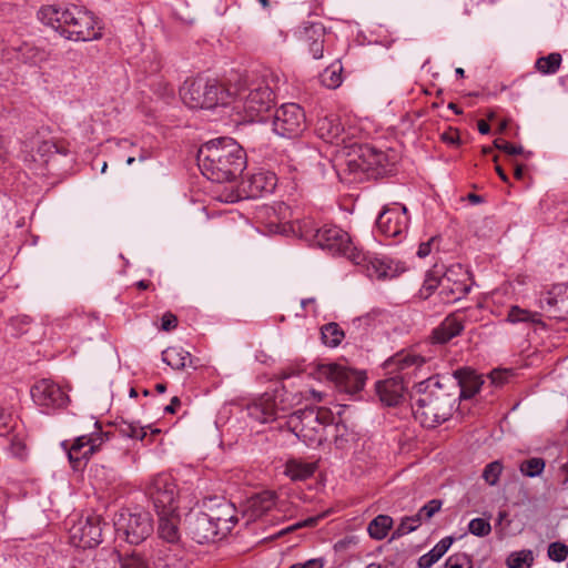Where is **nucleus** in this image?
Returning <instances> with one entry per match:
<instances>
[{
	"instance_id": "1",
	"label": "nucleus",
	"mask_w": 568,
	"mask_h": 568,
	"mask_svg": "<svg viewBox=\"0 0 568 568\" xmlns=\"http://www.w3.org/2000/svg\"><path fill=\"white\" fill-rule=\"evenodd\" d=\"M196 160L202 174L216 183L235 180L246 166V154L232 138L206 142L199 149Z\"/></svg>"
},
{
	"instance_id": "2",
	"label": "nucleus",
	"mask_w": 568,
	"mask_h": 568,
	"mask_svg": "<svg viewBox=\"0 0 568 568\" xmlns=\"http://www.w3.org/2000/svg\"><path fill=\"white\" fill-rule=\"evenodd\" d=\"M412 399L415 419L423 427L435 428L453 416L457 393L449 392L438 377H428L415 385Z\"/></svg>"
},
{
	"instance_id": "3",
	"label": "nucleus",
	"mask_w": 568,
	"mask_h": 568,
	"mask_svg": "<svg viewBox=\"0 0 568 568\" xmlns=\"http://www.w3.org/2000/svg\"><path fill=\"white\" fill-rule=\"evenodd\" d=\"M278 77L271 70L239 75L234 82L233 97L241 102L244 112L252 120H262V114L271 110L275 103V89Z\"/></svg>"
},
{
	"instance_id": "4",
	"label": "nucleus",
	"mask_w": 568,
	"mask_h": 568,
	"mask_svg": "<svg viewBox=\"0 0 568 568\" xmlns=\"http://www.w3.org/2000/svg\"><path fill=\"white\" fill-rule=\"evenodd\" d=\"M180 95L185 105L191 109H213L227 104L233 93L215 79L196 77L184 81Z\"/></svg>"
},
{
	"instance_id": "5",
	"label": "nucleus",
	"mask_w": 568,
	"mask_h": 568,
	"mask_svg": "<svg viewBox=\"0 0 568 568\" xmlns=\"http://www.w3.org/2000/svg\"><path fill=\"white\" fill-rule=\"evenodd\" d=\"M333 423L334 415L326 407L300 409L287 419L290 430L307 446L321 445L325 427Z\"/></svg>"
},
{
	"instance_id": "6",
	"label": "nucleus",
	"mask_w": 568,
	"mask_h": 568,
	"mask_svg": "<svg viewBox=\"0 0 568 568\" xmlns=\"http://www.w3.org/2000/svg\"><path fill=\"white\" fill-rule=\"evenodd\" d=\"M314 241L321 248L344 255L354 264L361 265L366 260L364 252L353 245L348 233L336 225L326 224L316 230Z\"/></svg>"
},
{
	"instance_id": "7",
	"label": "nucleus",
	"mask_w": 568,
	"mask_h": 568,
	"mask_svg": "<svg viewBox=\"0 0 568 568\" xmlns=\"http://www.w3.org/2000/svg\"><path fill=\"white\" fill-rule=\"evenodd\" d=\"M347 161L352 172H363L367 178L377 179L388 172L389 160L386 153L368 144L355 145Z\"/></svg>"
},
{
	"instance_id": "8",
	"label": "nucleus",
	"mask_w": 568,
	"mask_h": 568,
	"mask_svg": "<svg viewBox=\"0 0 568 568\" xmlns=\"http://www.w3.org/2000/svg\"><path fill=\"white\" fill-rule=\"evenodd\" d=\"M145 494L154 506L156 514L178 510V486L173 477L161 473L146 484Z\"/></svg>"
},
{
	"instance_id": "9",
	"label": "nucleus",
	"mask_w": 568,
	"mask_h": 568,
	"mask_svg": "<svg viewBox=\"0 0 568 568\" xmlns=\"http://www.w3.org/2000/svg\"><path fill=\"white\" fill-rule=\"evenodd\" d=\"M63 30L61 36L73 41H89L101 37V32L95 30L94 17L84 10L73 6L65 8L64 20H62Z\"/></svg>"
},
{
	"instance_id": "10",
	"label": "nucleus",
	"mask_w": 568,
	"mask_h": 568,
	"mask_svg": "<svg viewBox=\"0 0 568 568\" xmlns=\"http://www.w3.org/2000/svg\"><path fill=\"white\" fill-rule=\"evenodd\" d=\"M106 439L108 434L99 430L77 437L71 445L64 440L61 446L67 452L71 467L78 471L84 469L92 455L100 449Z\"/></svg>"
},
{
	"instance_id": "11",
	"label": "nucleus",
	"mask_w": 568,
	"mask_h": 568,
	"mask_svg": "<svg viewBox=\"0 0 568 568\" xmlns=\"http://www.w3.org/2000/svg\"><path fill=\"white\" fill-rule=\"evenodd\" d=\"M317 373L321 378L333 383L339 392L346 394H355L362 390L366 381L363 372L336 363L320 365Z\"/></svg>"
},
{
	"instance_id": "12",
	"label": "nucleus",
	"mask_w": 568,
	"mask_h": 568,
	"mask_svg": "<svg viewBox=\"0 0 568 568\" xmlns=\"http://www.w3.org/2000/svg\"><path fill=\"white\" fill-rule=\"evenodd\" d=\"M115 530L122 535L129 544L142 542L153 531L152 519L148 513L121 511L115 521Z\"/></svg>"
},
{
	"instance_id": "13",
	"label": "nucleus",
	"mask_w": 568,
	"mask_h": 568,
	"mask_svg": "<svg viewBox=\"0 0 568 568\" xmlns=\"http://www.w3.org/2000/svg\"><path fill=\"white\" fill-rule=\"evenodd\" d=\"M306 128L304 110L296 103H285L275 110L273 130L283 138H296Z\"/></svg>"
},
{
	"instance_id": "14",
	"label": "nucleus",
	"mask_w": 568,
	"mask_h": 568,
	"mask_svg": "<svg viewBox=\"0 0 568 568\" xmlns=\"http://www.w3.org/2000/svg\"><path fill=\"white\" fill-rule=\"evenodd\" d=\"M408 222L407 207L399 203H393L383 209L376 220V225L385 236L396 237L406 232Z\"/></svg>"
},
{
	"instance_id": "15",
	"label": "nucleus",
	"mask_w": 568,
	"mask_h": 568,
	"mask_svg": "<svg viewBox=\"0 0 568 568\" xmlns=\"http://www.w3.org/2000/svg\"><path fill=\"white\" fill-rule=\"evenodd\" d=\"M227 520L206 513H197L190 517L189 530L192 538L199 544L214 541L221 529V523Z\"/></svg>"
},
{
	"instance_id": "16",
	"label": "nucleus",
	"mask_w": 568,
	"mask_h": 568,
	"mask_svg": "<svg viewBox=\"0 0 568 568\" xmlns=\"http://www.w3.org/2000/svg\"><path fill=\"white\" fill-rule=\"evenodd\" d=\"M71 542L79 548H93L102 541L101 518L98 515L89 516L71 529Z\"/></svg>"
},
{
	"instance_id": "17",
	"label": "nucleus",
	"mask_w": 568,
	"mask_h": 568,
	"mask_svg": "<svg viewBox=\"0 0 568 568\" xmlns=\"http://www.w3.org/2000/svg\"><path fill=\"white\" fill-rule=\"evenodd\" d=\"M33 402L42 407L59 408L69 400L68 395L62 388L50 379H41L31 388Z\"/></svg>"
},
{
	"instance_id": "18",
	"label": "nucleus",
	"mask_w": 568,
	"mask_h": 568,
	"mask_svg": "<svg viewBox=\"0 0 568 568\" xmlns=\"http://www.w3.org/2000/svg\"><path fill=\"white\" fill-rule=\"evenodd\" d=\"M425 358L413 354L400 352L390 357L386 363V368L395 374V376L409 382V379L417 374V372L425 364Z\"/></svg>"
},
{
	"instance_id": "19",
	"label": "nucleus",
	"mask_w": 568,
	"mask_h": 568,
	"mask_svg": "<svg viewBox=\"0 0 568 568\" xmlns=\"http://www.w3.org/2000/svg\"><path fill=\"white\" fill-rule=\"evenodd\" d=\"M277 184L275 173L270 171H258L243 179L242 189L247 197L256 199L271 194Z\"/></svg>"
},
{
	"instance_id": "20",
	"label": "nucleus",
	"mask_w": 568,
	"mask_h": 568,
	"mask_svg": "<svg viewBox=\"0 0 568 568\" xmlns=\"http://www.w3.org/2000/svg\"><path fill=\"white\" fill-rule=\"evenodd\" d=\"M184 550L180 544H159L153 550L152 558L155 568H185Z\"/></svg>"
},
{
	"instance_id": "21",
	"label": "nucleus",
	"mask_w": 568,
	"mask_h": 568,
	"mask_svg": "<svg viewBox=\"0 0 568 568\" xmlns=\"http://www.w3.org/2000/svg\"><path fill=\"white\" fill-rule=\"evenodd\" d=\"M407 381L400 379V377L393 376L385 381H379L376 385L377 394L382 403L387 406L398 405L406 390Z\"/></svg>"
},
{
	"instance_id": "22",
	"label": "nucleus",
	"mask_w": 568,
	"mask_h": 568,
	"mask_svg": "<svg viewBox=\"0 0 568 568\" xmlns=\"http://www.w3.org/2000/svg\"><path fill=\"white\" fill-rule=\"evenodd\" d=\"M159 515L158 535L161 544H180V515L178 510L168 511Z\"/></svg>"
},
{
	"instance_id": "23",
	"label": "nucleus",
	"mask_w": 568,
	"mask_h": 568,
	"mask_svg": "<svg viewBox=\"0 0 568 568\" xmlns=\"http://www.w3.org/2000/svg\"><path fill=\"white\" fill-rule=\"evenodd\" d=\"M246 410L252 419L262 424L275 420L277 417L275 400L267 394L247 405Z\"/></svg>"
},
{
	"instance_id": "24",
	"label": "nucleus",
	"mask_w": 568,
	"mask_h": 568,
	"mask_svg": "<svg viewBox=\"0 0 568 568\" xmlns=\"http://www.w3.org/2000/svg\"><path fill=\"white\" fill-rule=\"evenodd\" d=\"M276 495L274 491L265 490L252 496L245 506V514L248 520H256L275 506Z\"/></svg>"
},
{
	"instance_id": "25",
	"label": "nucleus",
	"mask_w": 568,
	"mask_h": 568,
	"mask_svg": "<svg viewBox=\"0 0 568 568\" xmlns=\"http://www.w3.org/2000/svg\"><path fill=\"white\" fill-rule=\"evenodd\" d=\"M455 377L457 382L453 387L459 389V393L457 394V399L471 398L473 396H475V394L479 392L480 386L483 384L480 377L469 369L456 371Z\"/></svg>"
},
{
	"instance_id": "26",
	"label": "nucleus",
	"mask_w": 568,
	"mask_h": 568,
	"mask_svg": "<svg viewBox=\"0 0 568 568\" xmlns=\"http://www.w3.org/2000/svg\"><path fill=\"white\" fill-rule=\"evenodd\" d=\"M540 307L551 318L565 320L568 317V285L558 295H548L540 300Z\"/></svg>"
},
{
	"instance_id": "27",
	"label": "nucleus",
	"mask_w": 568,
	"mask_h": 568,
	"mask_svg": "<svg viewBox=\"0 0 568 568\" xmlns=\"http://www.w3.org/2000/svg\"><path fill=\"white\" fill-rule=\"evenodd\" d=\"M464 329L463 321L456 315L447 316L442 324L433 331L432 338L435 343L445 344Z\"/></svg>"
},
{
	"instance_id": "28",
	"label": "nucleus",
	"mask_w": 568,
	"mask_h": 568,
	"mask_svg": "<svg viewBox=\"0 0 568 568\" xmlns=\"http://www.w3.org/2000/svg\"><path fill=\"white\" fill-rule=\"evenodd\" d=\"M315 130L321 139L332 143L344 129L337 115L326 114L317 119Z\"/></svg>"
},
{
	"instance_id": "29",
	"label": "nucleus",
	"mask_w": 568,
	"mask_h": 568,
	"mask_svg": "<svg viewBox=\"0 0 568 568\" xmlns=\"http://www.w3.org/2000/svg\"><path fill=\"white\" fill-rule=\"evenodd\" d=\"M453 272L448 271L443 276V284L440 290V295L446 298L448 302L458 301L466 296L469 292V286L463 281H454Z\"/></svg>"
},
{
	"instance_id": "30",
	"label": "nucleus",
	"mask_w": 568,
	"mask_h": 568,
	"mask_svg": "<svg viewBox=\"0 0 568 568\" xmlns=\"http://www.w3.org/2000/svg\"><path fill=\"white\" fill-rule=\"evenodd\" d=\"M65 16V9H62L57 6H42L37 17L38 19L45 26L51 27L55 31H58L61 34V31L63 30L62 20H64Z\"/></svg>"
},
{
	"instance_id": "31",
	"label": "nucleus",
	"mask_w": 568,
	"mask_h": 568,
	"mask_svg": "<svg viewBox=\"0 0 568 568\" xmlns=\"http://www.w3.org/2000/svg\"><path fill=\"white\" fill-rule=\"evenodd\" d=\"M454 542L453 537H445L438 541L432 550L419 557L417 565L419 568H430L437 562L450 548Z\"/></svg>"
},
{
	"instance_id": "32",
	"label": "nucleus",
	"mask_w": 568,
	"mask_h": 568,
	"mask_svg": "<svg viewBox=\"0 0 568 568\" xmlns=\"http://www.w3.org/2000/svg\"><path fill=\"white\" fill-rule=\"evenodd\" d=\"M162 361L171 366L173 369H183L191 365V354L182 347H168L162 353Z\"/></svg>"
},
{
	"instance_id": "33",
	"label": "nucleus",
	"mask_w": 568,
	"mask_h": 568,
	"mask_svg": "<svg viewBox=\"0 0 568 568\" xmlns=\"http://www.w3.org/2000/svg\"><path fill=\"white\" fill-rule=\"evenodd\" d=\"M315 469V464L304 463L296 459H291L285 465V474L292 480H305L314 475Z\"/></svg>"
},
{
	"instance_id": "34",
	"label": "nucleus",
	"mask_w": 568,
	"mask_h": 568,
	"mask_svg": "<svg viewBox=\"0 0 568 568\" xmlns=\"http://www.w3.org/2000/svg\"><path fill=\"white\" fill-rule=\"evenodd\" d=\"M393 518L388 515L376 516L367 527V532L375 540H383L393 527Z\"/></svg>"
},
{
	"instance_id": "35",
	"label": "nucleus",
	"mask_w": 568,
	"mask_h": 568,
	"mask_svg": "<svg viewBox=\"0 0 568 568\" xmlns=\"http://www.w3.org/2000/svg\"><path fill=\"white\" fill-rule=\"evenodd\" d=\"M344 337V331L335 322L327 323L321 327V339L328 347H337Z\"/></svg>"
},
{
	"instance_id": "36",
	"label": "nucleus",
	"mask_w": 568,
	"mask_h": 568,
	"mask_svg": "<svg viewBox=\"0 0 568 568\" xmlns=\"http://www.w3.org/2000/svg\"><path fill=\"white\" fill-rule=\"evenodd\" d=\"M507 321L517 324V323H532L544 325L540 320V314L537 312H530L526 308H521L517 305H513L507 315Z\"/></svg>"
},
{
	"instance_id": "37",
	"label": "nucleus",
	"mask_w": 568,
	"mask_h": 568,
	"mask_svg": "<svg viewBox=\"0 0 568 568\" xmlns=\"http://www.w3.org/2000/svg\"><path fill=\"white\" fill-rule=\"evenodd\" d=\"M334 430V444L338 449H346L356 440V434L343 422L335 423Z\"/></svg>"
},
{
	"instance_id": "38",
	"label": "nucleus",
	"mask_w": 568,
	"mask_h": 568,
	"mask_svg": "<svg viewBox=\"0 0 568 568\" xmlns=\"http://www.w3.org/2000/svg\"><path fill=\"white\" fill-rule=\"evenodd\" d=\"M343 65L339 61L332 63L321 74V82L328 89H336L343 82Z\"/></svg>"
},
{
	"instance_id": "39",
	"label": "nucleus",
	"mask_w": 568,
	"mask_h": 568,
	"mask_svg": "<svg viewBox=\"0 0 568 568\" xmlns=\"http://www.w3.org/2000/svg\"><path fill=\"white\" fill-rule=\"evenodd\" d=\"M561 54L552 52L546 57H541L536 61V69L542 74H554L560 68Z\"/></svg>"
},
{
	"instance_id": "40",
	"label": "nucleus",
	"mask_w": 568,
	"mask_h": 568,
	"mask_svg": "<svg viewBox=\"0 0 568 568\" xmlns=\"http://www.w3.org/2000/svg\"><path fill=\"white\" fill-rule=\"evenodd\" d=\"M534 562V554L529 549L511 552L507 559L508 568H530Z\"/></svg>"
},
{
	"instance_id": "41",
	"label": "nucleus",
	"mask_w": 568,
	"mask_h": 568,
	"mask_svg": "<svg viewBox=\"0 0 568 568\" xmlns=\"http://www.w3.org/2000/svg\"><path fill=\"white\" fill-rule=\"evenodd\" d=\"M378 314L379 312L374 311L355 318L352 323L351 336H353L355 341L362 339L364 333H362L361 331L371 327L374 324Z\"/></svg>"
},
{
	"instance_id": "42",
	"label": "nucleus",
	"mask_w": 568,
	"mask_h": 568,
	"mask_svg": "<svg viewBox=\"0 0 568 568\" xmlns=\"http://www.w3.org/2000/svg\"><path fill=\"white\" fill-rule=\"evenodd\" d=\"M366 260L362 264H366L367 272L369 276H375L376 278H384L388 276L389 266L385 261L368 256V254L364 253Z\"/></svg>"
},
{
	"instance_id": "43",
	"label": "nucleus",
	"mask_w": 568,
	"mask_h": 568,
	"mask_svg": "<svg viewBox=\"0 0 568 568\" xmlns=\"http://www.w3.org/2000/svg\"><path fill=\"white\" fill-rule=\"evenodd\" d=\"M546 463L540 457H532L520 463L519 470L524 476L536 477L545 469Z\"/></svg>"
},
{
	"instance_id": "44",
	"label": "nucleus",
	"mask_w": 568,
	"mask_h": 568,
	"mask_svg": "<svg viewBox=\"0 0 568 568\" xmlns=\"http://www.w3.org/2000/svg\"><path fill=\"white\" fill-rule=\"evenodd\" d=\"M22 59L31 64H37L47 60V52L34 45L24 43L19 48Z\"/></svg>"
},
{
	"instance_id": "45",
	"label": "nucleus",
	"mask_w": 568,
	"mask_h": 568,
	"mask_svg": "<svg viewBox=\"0 0 568 568\" xmlns=\"http://www.w3.org/2000/svg\"><path fill=\"white\" fill-rule=\"evenodd\" d=\"M325 28L320 22L305 23L301 32L302 40L307 44L313 40L324 39Z\"/></svg>"
},
{
	"instance_id": "46",
	"label": "nucleus",
	"mask_w": 568,
	"mask_h": 568,
	"mask_svg": "<svg viewBox=\"0 0 568 568\" xmlns=\"http://www.w3.org/2000/svg\"><path fill=\"white\" fill-rule=\"evenodd\" d=\"M420 526L419 518L414 516L404 517L397 528L393 531L392 539L400 538L402 536L415 531Z\"/></svg>"
},
{
	"instance_id": "47",
	"label": "nucleus",
	"mask_w": 568,
	"mask_h": 568,
	"mask_svg": "<svg viewBox=\"0 0 568 568\" xmlns=\"http://www.w3.org/2000/svg\"><path fill=\"white\" fill-rule=\"evenodd\" d=\"M119 560L120 568H149L148 560L136 551L120 556Z\"/></svg>"
},
{
	"instance_id": "48",
	"label": "nucleus",
	"mask_w": 568,
	"mask_h": 568,
	"mask_svg": "<svg viewBox=\"0 0 568 568\" xmlns=\"http://www.w3.org/2000/svg\"><path fill=\"white\" fill-rule=\"evenodd\" d=\"M501 471L503 464L499 460L491 462L485 466L483 478L487 484L494 486L498 483Z\"/></svg>"
},
{
	"instance_id": "49",
	"label": "nucleus",
	"mask_w": 568,
	"mask_h": 568,
	"mask_svg": "<svg viewBox=\"0 0 568 568\" xmlns=\"http://www.w3.org/2000/svg\"><path fill=\"white\" fill-rule=\"evenodd\" d=\"M547 554L551 560L561 562L566 560L568 556V546L560 541H554L549 544Z\"/></svg>"
},
{
	"instance_id": "50",
	"label": "nucleus",
	"mask_w": 568,
	"mask_h": 568,
	"mask_svg": "<svg viewBox=\"0 0 568 568\" xmlns=\"http://www.w3.org/2000/svg\"><path fill=\"white\" fill-rule=\"evenodd\" d=\"M468 530L475 536L485 537L490 534L491 526L489 521L484 518H474L468 525Z\"/></svg>"
},
{
	"instance_id": "51",
	"label": "nucleus",
	"mask_w": 568,
	"mask_h": 568,
	"mask_svg": "<svg viewBox=\"0 0 568 568\" xmlns=\"http://www.w3.org/2000/svg\"><path fill=\"white\" fill-rule=\"evenodd\" d=\"M442 505V500L432 499L418 510L416 517L419 518L420 523L422 520H428L440 510Z\"/></svg>"
},
{
	"instance_id": "52",
	"label": "nucleus",
	"mask_w": 568,
	"mask_h": 568,
	"mask_svg": "<svg viewBox=\"0 0 568 568\" xmlns=\"http://www.w3.org/2000/svg\"><path fill=\"white\" fill-rule=\"evenodd\" d=\"M120 432L123 436H126L130 438H135V439H141V440L144 439V437L146 436V432H145L144 427H142L138 424H134V423L124 422L120 426Z\"/></svg>"
},
{
	"instance_id": "53",
	"label": "nucleus",
	"mask_w": 568,
	"mask_h": 568,
	"mask_svg": "<svg viewBox=\"0 0 568 568\" xmlns=\"http://www.w3.org/2000/svg\"><path fill=\"white\" fill-rule=\"evenodd\" d=\"M446 568H473L470 556L467 554H457L448 557L445 564Z\"/></svg>"
},
{
	"instance_id": "54",
	"label": "nucleus",
	"mask_w": 568,
	"mask_h": 568,
	"mask_svg": "<svg viewBox=\"0 0 568 568\" xmlns=\"http://www.w3.org/2000/svg\"><path fill=\"white\" fill-rule=\"evenodd\" d=\"M494 148L505 152L509 155H520L524 154V148L521 145H514L506 140L496 139L494 141Z\"/></svg>"
},
{
	"instance_id": "55",
	"label": "nucleus",
	"mask_w": 568,
	"mask_h": 568,
	"mask_svg": "<svg viewBox=\"0 0 568 568\" xmlns=\"http://www.w3.org/2000/svg\"><path fill=\"white\" fill-rule=\"evenodd\" d=\"M323 517H324V514L314 516V517H308L305 520L298 521V523L287 527L286 529L282 530L280 532V535H284V534L294 531V530L303 528V527H314L318 523V520Z\"/></svg>"
},
{
	"instance_id": "56",
	"label": "nucleus",
	"mask_w": 568,
	"mask_h": 568,
	"mask_svg": "<svg viewBox=\"0 0 568 568\" xmlns=\"http://www.w3.org/2000/svg\"><path fill=\"white\" fill-rule=\"evenodd\" d=\"M442 284L443 277H438L433 272H429L424 281L423 290L427 292V295H429L435 288H442Z\"/></svg>"
},
{
	"instance_id": "57",
	"label": "nucleus",
	"mask_w": 568,
	"mask_h": 568,
	"mask_svg": "<svg viewBox=\"0 0 568 568\" xmlns=\"http://www.w3.org/2000/svg\"><path fill=\"white\" fill-rule=\"evenodd\" d=\"M324 39L313 40L310 43H307V48L310 53L313 55L314 59H321L323 57L324 51Z\"/></svg>"
},
{
	"instance_id": "58",
	"label": "nucleus",
	"mask_w": 568,
	"mask_h": 568,
	"mask_svg": "<svg viewBox=\"0 0 568 568\" xmlns=\"http://www.w3.org/2000/svg\"><path fill=\"white\" fill-rule=\"evenodd\" d=\"M178 326V317L171 312H166L162 316L161 328L165 332H170Z\"/></svg>"
},
{
	"instance_id": "59",
	"label": "nucleus",
	"mask_w": 568,
	"mask_h": 568,
	"mask_svg": "<svg viewBox=\"0 0 568 568\" xmlns=\"http://www.w3.org/2000/svg\"><path fill=\"white\" fill-rule=\"evenodd\" d=\"M324 560L322 558H313L303 564H294L290 568H323Z\"/></svg>"
},
{
	"instance_id": "60",
	"label": "nucleus",
	"mask_w": 568,
	"mask_h": 568,
	"mask_svg": "<svg viewBox=\"0 0 568 568\" xmlns=\"http://www.w3.org/2000/svg\"><path fill=\"white\" fill-rule=\"evenodd\" d=\"M508 375V371L495 369L490 373L491 383L495 385H501L506 382Z\"/></svg>"
},
{
	"instance_id": "61",
	"label": "nucleus",
	"mask_w": 568,
	"mask_h": 568,
	"mask_svg": "<svg viewBox=\"0 0 568 568\" xmlns=\"http://www.w3.org/2000/svg\"><path fill=\"white\" fill-rule=\"evenodd\" d=\"M181 406V400L178 396L172 397L171 403L164 407V412L168 414H175L178 408Z\"/></svg>"
},
{
	"instance_id": "62",
	"label": "nucleus",
	"mask_w": 568,
	"mask_h": 568,
	"mask_svg": "<svg viewBox=\"0 0 568 568\" xmlns=\"http://www.w3.org/2000/svg\"><path fill=\"white\" fill-rule=\"evenodd\" d=\"M434 241V239H432L430 241L428 242H424V243H420L419 246H418V251H417V255L419 257H426L427 255H429L430 253V246H432V242Z\"/></svg>"
},
{
	"instance_id": "63",
	"label": "nucleus",
	"mask_w": 568,
	"mask_h": 568,
	"mask_svg": "<svg viewBox=\"0 0 568 568\" xmlns=\"http://www.w3.org/2000/svg\"><path fill=\"white\" fill-rule=\"evenodd\" d=\"M442 139L447 143L455 144V143H458L459 135H458L457 131H449V132L443 133Z\"/></svg>"
},
{
	"instance_id": "64",
	"label": "nucleus",
	"mask_w": 568,
	"mask_h": 568,
	"mask_svg": "<svg viewBox=\"0 0 568 568\" xmlns=\"http://www.w3.org/2000/svg\"><path fill=\"white\" fill-rule=\"evenodd\" d=\"M477 126H478V131L481 134H488L490 131V126L485 120H479L477 123Z\"/></svg>"
}]
</instances>
